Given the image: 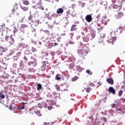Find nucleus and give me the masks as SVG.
I'll return each mask as SVG.
<instances>
[{"label":"nucleus","instance_id":"obj_1","mask_svg":"<svg viewBox=\"0 0 125 125\" xmlns=\"http://www.w3.org/2000/svg\"><path fill=\"white\" fill-rule=\"evenodd\" d=\"M115 17L116 18V19H121V18L124 17V13L119 12L115 14Z\"/></svg>","mask_w":125,"mask_h":125},{"label":"nucleus","instance_id":"obj_2","mask_svg":"<svg viewBox=\"0 0 125 125\" xmlns=\"http://www.w3.org/2000/svg\"><path fill=\"white\" fill-rule=\"evenodd\" d=\"M92 15H87L85 17V20L88 22V23H90L92 21Z\"/></svg>","mask_w":125,"mask_h":125},{"label":"nucleus","instance_id":"obj_3","mask_svg":"<svg viewBox=\"0 0 125 125\" xmlns=\"http://www.w3.org/2000/svg\"><path fill=\"white\" fill-rule=\"evenodd\" d=\"M87 36L89 40L92 41V40L95 38V33L93 32L91 33L90 34L88 35Z\"/></svg>","mask_w":125,"mask_h":125},{"label":"nucleus","instance_id":"obj_4","mask_svg":"<svg viewBox=\"0 0 125 125\" xmlns=\"http://www.w3.org/2000/svg\"><path fill=\"white\" fill-rule=\"evenodd\" d=\"M78 53L79 55H81L82 57H84V56H86V54L84 53V50H79L78 51Z\"/></svg>","mask_w":125,"mask_h":125},{"label":"nucleus","instance_id":"obj_5","mask_svg":"<svg viewBox=\"0 0 125 125\" xmlns=\"http://www.w3.org/2000/svg\"><path fill=\"white\" fill-rule=\"evenodd\" d=\"M108 92L109 93H112V94H116V90L113 87H109Z\"/></svg>","mask_w":125,"mask_h":125},{"label":"nucleus","instance_id":"obj_6","mask_svg":"<svg viewBox=\"0 0 125 125\" xmlns=\"http://www.w3.org/2000/svg\"><path fill=\"white\" fill-rule=\"evenodd\" d=\"M27 27H28V25H27L26 24H21V28H20L21 32H25V30H24V29H25V28H27Z\"/></svg>","mask_w":125,"mask_h":125},{"label":"nucleus","instance_id":"obj_7","mask_svg":"<svg viewBox=\"0 0 125 125\" xmlns=\"http://www.w3.org/2000/svg\"><path fill=\"white\" fill-rule=\"evenodd\" d=\"M106 82L108 83L114 84V80L112 79V78L107 79Z\"/></svg>","mask_w":125,"mask_h":125},{"label":"nucleus","instance_id":"obj_8","mask_svg":"<svg viewBox=\"0 0 125 125\" xmlns=\"http://www.w3.org/2000/svg\"><path fill=\"white\" fill-rule=\"evenodd\" d=\"M10 40L9 42V44H10V45H12V44H14V42H15L14 39L12 37V35H11V36L10 37Z\"/></svg>","mask_w":125,"mask_h":125},{"label":"nucleus","instance_id":"obj_9","mask_svg":"<svg viewBox=\"0 0 125 125\" xmlns=\"http://www.w3.org/2000/svg\"><path fill=\"white\" fill-rule=\"evenodd\" d=\"M64 12V10L62 8H59L57 10V14H62Z\"/></svg>","mask_w":125,"mask_h":125},{"label":"nucleus","instance_id":"obj_10","mask_svg":"<svg viewBox=\"0 0 125 125\" xmlns=\"http://www.w3.org/2000/svg\"><path fill=\"white\" fill-rule=\"evenodd\" d=\"M77 24H73L71 26V28L70 29V31H77Z\"/></svg>","mask_w":125,"mask_h":125},{"label":"nucleus","instance_id":"obj_11","mask_svg":"<svg viewBox=\"0 0 125 125\" xmlns=\"http://www.w3.org/2000/svg\"><path fill=\"white\" fill-rule=\"evenodd\" d=\"M20 6L21 9H23L24 11H27V10H29V8H28V6H24L23 5H20Z\"/></svg>","mask_w":125,"mask_h":125},{"label":"nucleus","instance_id":"obj_12","mask_svg":"<svg viewBox=\"0 0 125 125\" xmlns=\"http://www.w3.org/2000/svg\"><path fill=\"white\" fill-rule=\"evenodd\" d=\"M83 40L85 42H89V39H88V36H87L83 37Z\"/></svg>","mask_w":125,"mask_h":125},{"label":"nucleus","instance_id":"obj_13","mask_svg":"<svg viewBox=\"0 0 125 125\" xmlns=\"http://www.w3.org/2000/svg\"><path fill=\"white\" fill-rule=\"evenodd\" d=\"M42 84L41 83H38L37 84V90H38V91H40V90H41V89H42Z\"/></svg>","mask_w":125,"mask_h":125},{"label":"nucleus","instance_id":"obj_14","mask_svg":"<svg viewBox=\"0 0 125 125\" xmlns=\"http://www.w3.org/2000/svg\"><path fill=\"white\" fill-rule=\"evenodd\" d=\"M0 98L1 99H4V98H5V96L3 95V94L2 93V92L1 91H0Z\"/></svg>","mask_w":125,"mask_h":125},{"label":"nucleus","instance_id":"obj_15","mask_svg":"<svg viewBox=\"0 0 125 125\" xmlns=\"http://www.w3.org/2000/svg\"><path fill=\"white\" fill-rule=\"evenodd\" d=\"M42 65L41 66L43 69H45V66H46V63L45 61H44L42 62Z\"/></svg>","mask_w":125,"mask_h":125},{"label":"nucleus","instance_id":"obj_16","mask_svg":"<svg viewBox=\"0 0 125 125\" xmlns=\"http://www.w3.org/2000/svg\"><path fill=\"white\" fill-rule=\"evenodd\" d=\"M54 124V123H53V122H44V125H53Z\"/></svg>","mask_w":125,"mask_h":125},{"label":"nucleus","instance_id":"obj_17","mask_svg":"<svg viewBox=\"0 0 125 125\" xmlns=\"http://www.w3.org/2000/svg\"><path fill=\"white\" fill-rule=\"evenodd\" d=\"M46 18H47V19H48V20H51V19H52V17L51 15H49V14H47L46 15Z\"/></svg>","mask_w":125,"mask_h":125},{"label":"nucleus","instance_id":"obj_18","mask_svg":"<svg viewBox=\"0 0 125 125\" xmlns=\"http://www.w3.org/2000/svg\"><path fill=\"white\" fill-rule=\"evenodd\" d=\"M61 79V77H60V75L57 74L56 76V80H57V81H60Z\"/></svg>","mask_w":125,"mask_h":125},{"label":"nucleus","instance_id":"obj_19","mask_svg":"<svg viewBox=\"0 0 125 125\" xmlns=\"http://www.w3.org/2000/svg\"><path fill=\"white\" fill-rule=\"evenodd\" d=\"M51 16H52V19L55 18L56 17H58V15H57V14H56V13H53L51 15Z\"/></svg>","mask_w":125,"mask_h":125},{"label":"nucleus","instance_id":"obj_20","mask_svg":"<svg viewBox=\"0 0 125 125\" xmlns=\"http://www.w3.org/2000/svg\"><path fill=\"white\" fill-rule=\"evenodd\" d=\"M79 79V77L78 76H75L74 77L72 78L71 81L72 82H76L78 79Z\"/></svg>","mask_w":125,"mask_h":125},{"label":"nucleus","instance_id":"obj_21","mask_svg":"<svg viewBox=\"0 0 125 125\" xmlns=\"http://www.w3.org/2000/svg\"><path fill=\"white\" fill-rule=\"evenodd\" d=\"M86 92H87V93L90 92V87H89V86H87L86 87Z\"/></svg>","mask_w":125,"mask_h":125},{"label":"nucleus","instance_id":"obj_22","mask_svg":"<svg viewBox=\"0 0 125 125\" xmlns=\"http://www.w3.org/2000/svg\"><path fill=\"white\" fill-rule=\"evenodd\" d=\"M36 2H37L39 5H41L42 4V0H35Z\"/></svg>","mask_w":125,"mask_h":125},{"label":"nucleus","instance_id":"obj_23","mask_svg":"<svg viewBox=\"0 0 125 125\" xmlns=\"http://www.w3.org/2000/svg\"><path fill=\"white\" fill-rule=\"evenodd\" d=\"M86 73L88 75H92V72L90 71V70L87 69L86 70Z\"/></svg>","mask_w":125,"mask_h":125},{"label":"nucleus","instance_id":"obj_24","mask_svg":"<svg viewBox=\"0 0 125 125\" xmlns=\"http://www.w3.org/2000/svg\"><path fill=\"white\" fill-rule=\"evenodd\" d=\"M22 3H23V4H25V5H28V4H29V1H28V0H24V1H23Z\"/></svg>","mask_w":125,"mask_h":125},{"label":"nucleus","instance_id":"obj_25","mask_svg":"<svg viewBox=\"0 0 125 125\" xmlns=\"http://www.w3.org/2000/svg\"><path fill=\"white\" fill-rule=\"evenodd\" d=\"M84 52V53H86V55H87V54H88V53L89 52V50L88 49V48H86L84 50H83Z\"/></svg>","mask_w":125,"mask_h":125},{"label":"nucleus","instance_id":"obj_26","mask_svg":"<svg viewBox=\"0 0 125 125\" xmlns=\"http://www.w3.org/2000/svg\"><path fill=\"white\" fill-rule=\"evenodd\" d=\"M12 12H17L18 11V8L16 7L15 8H14L12 10Z\"/></svg>","mask_w":125,"mask_h":125},{"label":"nucleus","instance_id":"obj_27","mask_svg":"<svg viewBox=\"0 0 125 125\" xmlns=\"http://www.w3.org/2000/svg\"><path fill=\"white\" fill-rule=\"evenodd\" d=\"M55 87L57 90L59 91L60 90V86L58 84H56L55 85Z\"/></svg>","mask_w":125,"mask_h":125},{"label":"nucleus","instance_id":"obj_28","mask_svg":"<svg viewBox=\"0 0 125 125\" xmlns=\"http://www.w3.org/2000/svg\"><path fill=\"white\" fill-rule=\"evenodd\" d=\"M3 27H4V24H3V25L0 26V32L1 31H3L4 29L3 28Z\"/></svg>","mask_w":125,"mask_h":125},{"label":"nucleus","instance_id":"obj_29","mask_svg":"<svg viewBox=\"0 0 125 125\" xmlns=\"http://www.w3.org/2000/svg\"><path fill=\"white\" fill-rule=\"evenodd\" d=\"M69 68H70V69H73V68H75V64L71 63L69 65Z\"/></svg>","mask_w":125,"mask_h":125},{"label":"nucleus","instance_id":"obj_30","mask_svg":"<svg viewBox=\"0 0 125 125\" xmlns=\"http://www.w3.org/2000/svg\"><path fill=\"white\" fill-rule=\"evenodd\" d=\"M124 92V91H123V90H120L119 92V95L120 97L122 96V95H123V93Z\"/></svg>","mask_w":125,"mask_h":125},{"label":"nucleus","instance_id":"obj_31","mask_svg":"<svg viewBox=\"0 0 125 125\" xmlns=\"http://www.w3.org/2000/svg\"><path fill=\"white\" fill-rule=\"evenodd\" d=\"M31 51L32 52H37V49L35 48L34 47H32Z\"/></svg>","mask_w":125,"mask_h":125},{"label":"nucleus","instance_id":"obj_32","mask_svg":"<svg viewBox=\"0 0 125 125\" xmlns=\"http://www.w3.org/2000/svg\"><path fill=\"white\" fill-rule=\"evenodd\" d=\"M23 105L22 107H21V108H19V110H23L25 108V104L23 103Z\"/></svg>","mask_w":125,"mask_h":125},{"label":"nucleus","instance_id":"obj_33","mask_svg":"<svg viewBox=\"0 0 125 125\" xmlns=\"http://www.w3.org/2000/svg\"><path fill=\"white\" fill-rule=\"evenodd\" d=\"M23 60L26 61L25 63H27L28 62V59L27 58V57L24 56L23 57Z\"/></svg>","mask_w":125,"mask_h":125},{"label":"nucleus","instance_id":"obj_34","mask_svg":"<svg viewBox=\"0 0 125 125\" xmlns=\"http://www.w3.org/2000/svg\"><path fill=\"white\" fill-rule=\"evenodd\" d=\"M114 9H117V8H119V5H114L113 6Z\"/></svg>","mask_w":125,"mask_h":125},{"label":"nucleus","instance_id":"obj_35","mask_svg":"<svg viewBox=\"0 0 125 125\" xmlns=\"http://www.w3.org/2000/svg\"><path fill=\"white\" fill-rule=\"evenodd\" d=\"M14 34H16V33H17L18 32V30L16 27L14 28V31H13Z\"/></svg>","mask_w":125,"mask_h":125},{"label":"nucleus","instance_id":"obj_36","mask_svg":"<svg viewBox=\"0 0 125 125\" xmlns=\"http://www.w3.org/2000/svg\"><path fill=\"white\" fill-rule=\"evenodd\" d=\"M15 51H14V50H11V51H10V55H13V54H14V53H15Z\"/></svg>","mask_w":125,"mask_h":125},{"label":"nucleus","instance_id":"obj_37","mask_svg":"<svg viewBox=\"0 0 125 125\" xmlns=\"http://www.w3.org/2000/svg\"><path fill=\"white\" fill-rule=\"evenodd\" d=\"M116 40H117L116 37H112L111 41H112V42H116Z\"/></svg>","mask_w":125,"mask_h":125},{"label":"nucleus","instance_id":"obj_38","mask_svg":"<svg viewBox=\"0 0 125 125\" xmlns=\"http://www.w3.org/2000/svg\"><path fill=\"white\" fill-rule=\"evenodd\" d=\"M107 42H108V43H111V42L112 44H113V41H112L111 39H108L107 40Z\"/></svg>","mask_w":125,"mask_h":125},{"label":"nucleus","instance_id":"obj_39","mask_svg":"<svg viewBox=\"0 0 125 125\" xmlns=\"http://www.w3.org/2000/svg\"><path fill=\"white\" fill-rule=\"evenodd\" d=\"M8 39H9V36H6L5 37V41H7V42H8Z\"/></svg>","mask_w":125,"mask_h":125},{"label":"nucleus","instance_id":"obj_40","mask_svg":"<svg viewBox=\"0 0 125 125\" xmlns=\"http://www.w3.org/2000/svg\"><path fill=\"white\" fill-rule=\"evenodd\" d=\"M28 66H31V65H33L34 64V62H28Z\"/></svg>","mask_w":125,"mask_h":125},{"label":"nucleus","instance_id":"obj_41","mask_svg":"<svg viewBox=\"0 0 125 125\" xmlns=\"http://www.w3.org/2000/svg\"><path fill=\"white\" fill-rule=\"evenodd\" d=\"M36 114L38 115V116H39V117H41V116H42V114H41L40 112L37 111L36 112Z\"/></svg>","mask_w":125,"mask_h":125},{"label":"nucleus","instance_id":"obj_42","mask_svg":"<svg viewBox=\"0 0 125 125\" xmlns=\"http://www.w3.org/2000/svg\"><path fill=\"white\" fill-rule=\"evenodd\" d=\"M40 9H41L42 10H44V8L42 7V6H40L39 7Z\"/></svg>","mask_w":125,"mask_h":125},{"label":"nucleus","instance_id":"obj_43","mask_svg":"<svg viewBox=\"0 0 125 125\" xmlns=\"http://www.w3.org/2000/svg\"><path fill=\"white\" fill-rule=\"evenodd\" d=\"M89 85H90V86H93L94 87L95 86V85L93 83H91L89 84Z\"/></svg>","mask_w":125,"mask_h":125},{"label":"nucleus","instance_id":"obj_44","mask_svg":"<svg viewBox=\"0 0 125 125\" xmlns=\"http://www.w3.org/2000/svg\"><path fill=\"white\" fill-rule=\"evenodd\" d=\"M9 109L10 110H12V109H13V108H12V104H10Z\"/></svg>","mask_w":125,"mask_h":125},{"label":"nucleus","instance_id":"obj_45","mask_svg":"<svg viewBox=\"0 0 125 125\" xmlns=\"http://www.w3.org/2000/svg\"><path fill=\"white\" fill-rule=\"evenodd\" d=\"M32 19H33V16H32L31 15H30V16L28 17V20H32Z\"/></svg>","mask_w":125,"mask_h":125},{"label":"nucleus","instance_id":"obj_46","mask_svg":"<svg viewBox=\"0 0 125 125\" xmlns=\"http://www.w3.org/2000/svg\"><path fill=\"white\" fill-rule=\"evenodd\" d=\"M44 33H46L47 35H49V31L48 30H45L44 31Z\"/></svg>","mask_w":125,"mask_h":125},{"label":"nucleus","instance_id":"obj_47","mask_svg":"<svg viewBox=\"0 0 125 125\" xmlns=\"http://www.w3.org/2000/svg\"><path fill=\"white\" fill-rule=\"evenodd\" d=\"M21 55V52H18L17 53V56H20Z\"/></svg>","mask_w":125,"mask_h":125},{"label":"nucleus","instance_id":"obj_48","mask_svg":"<svg viewBox=\"0 0 125 125\" xmlns=\"http://www.w3.org/2000/svg\"><path fill=\"white\" fill-rule=\"evenodd\" d=\"M28 71L29 72H33L34 71V68H29Z\"/></svg>","mask_w":125,"mask_h":125},{"label":"nucleus","instance_id":"obj_49","mask_svg":"<svg viewBox=\"0 0 125 125\" xmlns=\"http://www.w3.org/2000/svg\"><path fill=\"white\" fill-rule=\"evenodd\" d=\"M0 49H1V51H3V52H4V48L2 47H0Z\"/></svg>","mask_w":125,"mask_h":125},{"label":"nucleus","instance_id":"obj_50","mask_svg":"<svg viewBox=\"0 0 125 125\" xmlns=\"http://www.w3.org/2000/svg\"><path fill=\"white\" fill-rule=\"evenodd\" d=\"M112 108H115L116 107V104H113L111 105Z\"/></svg>","mask_w":125,"mask_h":125},{"label":"nucleus","instance_id":"obj_51","mask_svg":"<svg viewBox=\"0 0 125 125\" xmlns=\"http://www.w3.org/2000/svg\"><path fill=\"white\" fill-rule=\"evenodd\" d=\"M69 14H70V11H67L66 12V16H69Z\"/></svg>","mask_w":125,"mask_h":125},{"label":"nucleus","instance_id":"obj_52","mask_svg":"<svg viewBox=\"0 0 125 125\" xmlns=\"http://www.w3.org/2000/svg\"><path fill=\"white\" fill-rule=\"evenodd\" d=\"M48 110H51V109H52V107L51 106H48Z\"/></svg>","mask_w":125,"mask_h":125},{"label":"nucleus","instance_id":"obj_53","mask_svg":"<svg viewBox=\"0 0 125 125\" xmlns=\"http://www.w3.org/2000/svg\"><path fill=\"white\" fill-rule=\"evenodd\" d=\"M54 45V46H56V45H58V43H57V42H55Z\"/></svg>","mask_w":125,"mask_h":125},{"label":"nucleus","instance_id":"obj_54","mask_svg":"<svg viewBox=\"0 0 125 125\" xmlns=\"http://www.w3.org/2000/svg\"><path fill=\"white\" fill-rule=\"evenodd\" d=\"M118 111H123V109L122 108H118L117 109Z\"/></svg>","mask_w":125,"mask_h":125},{"label":"nucleus","instance_id":"obj_55","mask_svg":"<svg viewBox=\"0 0 125 125\" xmlns=\"http://www.w3.org/2000/svg\"><path fill=\"white\" fill-rule=\"evenodd\" d=\"M104 122H105V123L107 122V119H106V118H104Z\"/></svg>","mask_w":125,"mask_h":125},{"label":"nucleus","instance_id":"obj_56","mask_svg":"<svg viewBox=\"0 0 125 125\" xmlns=\"http://www.w3.org/2000/svg\"><path fill=\"white\" fill-rule=\"evenodd\" d=\"M36 23H37V26H38V25H39V21H36Z\"/></svg>","mask_w":125,"mask_h":125},{"label":"nucleus","instance_id":"obj_57","mask_svg":"<svg viewBox=\"0 0 125 125\" xmlns=\"http://www.w3.org/2000/svg\"><path fill=\"white\" fill-rule=\"evenodd\" d=\"M98 84H99V85H101V83L99 82L98 83Z\"/></svg>","mask_w":125,"mask_h":125},{"label":"nucleus","instance_id":"obj_58","mask_svg":"<svg viewBox=\"0 0 125 125\" xmlns=\"http://www.w3.org/2000/svg\"><path fill=\"white\" fill-rule=\"evenodd\" d=\"M68 44H69V43H65V45H66V46H68Z\"/></svg>","mask_w":125,"mask_h":125},{"label":"nucleus","instance_id":"obj_59","mask_svg":"<svg viewBox=\"0 0 125 125\" xmlns=\"http://www.w3.org/2000/svg\"><path fill=\"white\" fill-rule=\"evenodd\" d=\"M39 44H42V42H39Z\"/></svg>","mask_w":125,"mask_h":125},{"label":"nucleus","instance_id":"obj_60","mask_svg":"<svg viewBox=\"0 0 125 125\" xmlns=\"http://www.w3.org/2000/svg\"><path fill=\"white\" fill-rule=\"evenodd\" d=\"M113 2H116V0H113Z\"/></svg>","mask_w":125,"mask_h":125},{"label":"nucleus","instance_id":"obj_61","mask_svg":"<svg viewBox=\"0 0 125 125\" xmlns=\"http://www.w3.org/2000/svg\"><path fill=\"white\" fill-rule=\"evenodd\" d=\"M17 15H19V12L17 13Z\"/></svg>","mask_w":125,"mask_h":125},{"label":"nucleus","instance_id":"obj_62","mask_svg":"<svg viewBox=\"0 0 125 125\" xmlns=\"http://www.w3.org/2000/svg\"><path fill=\"white\" fill-rule=\"evenodd\" d=\"M124 102H125V99H123Z\"/></svg>","mask_w":125,"mask_h":125},{"label":"nucleus","instance_id":"obj_63","mask_svg":"<svg viewBox=\"0 0 125 125\" xmlns=\"http://www.w3.org/2000/svg\"><path fill=\"white\" fill-rule=\"evenodd\" d=\"M71 35L73 36L74 35V33H71Z\"/></svg>","mask_w":125,"mask_h":125},{"label":"nucleus","instance_id":"obj_64","mask_svg":"<svg viewBox=\"0 0 125 125\" xmlns=\"http://www.w3.org/2000/svg\"><path fill=\"white\" fill-rule=\"evenodd\" d=\"M78 68H81V67L80 66H78Z\"/></svg>","mask_w":125,"mask_h":125}]
</instances>
